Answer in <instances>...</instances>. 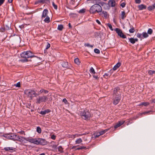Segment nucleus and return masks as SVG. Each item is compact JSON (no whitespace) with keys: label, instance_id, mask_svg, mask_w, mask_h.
Wrapping results in <instances>:
<instances>
[{"label":"nucleus","instance_id":"obj_1","mask_svg":"<svg viewBox=\"0 0 155 155\" xmlns=\"http://www.w3.org/2000/svg\"><path fill=\"white\" fill-rule=\"evenodd\" d=\"M80 114L81 117L85 120L89 119L91 117V114L87 110H81L80 111Z\"/></svg>","mask_w":155,"mask_h":155},{"label":"nucleus","instance_id":"obj_2","mask_svg":"<svg viewBox=\"0 0 155 155\" xmlns=\"http://www.w3.org/2000/svg\"><path fill=\"white\" fill-rule=\"evenodd\" d=\"M20 55L22 58H25L22 61L23 62L27 61H28L27 58H29L36 57L30 51H24Z\"/></svg>","mask_w":155,"mask_h":155},{"label":"nucleus","instance_id":"obj_3","mask_svg":"<svg viewBox=\"0 0 155 155\" xmlns=\"http://www.w3.org/2000/svg\"><path fill=\"white\" fill-rule=\"evenodd\" d=\"M102 8L101 6L98 4H95L92 5L90 9L91 13L94 14L96 12H101Z\"/></svg>","mask_w":155,"mask_h":155},{"label":"nucleus","instance_id":"obj_4","mask_svg":"<svg viewBox=\"0 0 155 155\" xmlns=\"http://www.w3.org/2000/svg\"><path fill=\"white\" fill-rule=\"evenodd\" d=\"M24 93L25 94L32 98V95H34L35 97H37L39 94L36 93L35 91L30 89L25 90L24 91Z\"/></svg>","mask_w":155,"mask_h":155},{"label":"nucleus","instance_id":"obj_5","mask_svg":"<svg viewBox=\"0 0 155 155\" xmlns=\"http://www.w3.org/2000/svg\"><path fill=\"white\" fill-rule=\"evenodd\" d=\"M18 135H16L14 134H5L4 137L6 138L12 140L14 141H16L17 140Z\"/></svg>","mask_w":155,"mask_h":155},{"label":"nucleus","instance_id":"obj_6","mask_svg":"<svg viewBox=\"0 0 155 155\" xmlns=\"http://www.w3.org/2000/svg\"><path fill=\"white\" fill-rule=\"evenodd\" d=\"M27 141L36 145H39V138H27Z\"/></svg>","mask_w":155,"mask_h":155},{"label":"nucleus","instance_id":"obj_7","mask_svg":"<svg viewBox=\"0 0 155 155\" xmlns=\"http://www.w3.org/2000/svg\"><path fill=\"white\" fill-rule=\"evenodd\" d=\"M48 100V98L46 96L39 97L36 99V103L40 104L41 102H45Z\"/></svg>","mask_w":155,"mask_h":155},{"label":"nucleus","instance_id":"obj_8","mask_svg":"<svg viewBox=\"0 0 155 155\" xmlns=\"http://www.w3.org/2000/svg\"><path fill=\"white\" fill-rule=\"evenodd\" d=\"M115 31L117 34L118 36L120 37L123 38H126V36L125 35H124L122 31L118 28H116L115 29Z\"/></svg>","mask_w":155,"mask_h":155},{"label":"nucleus","instance_id":"obj_9","mask_svg":"<svg viewBox=\"0 0 155 155\" xmlns=\"http://www.w3.org/2000/svg\"><path fill=\"white\" fill-rule=\"evenodd\" d=\"M121 95L116 96H113V103L115 105L117 104L120 100Z\"/></svg>","mask_w":155,"mask_h":155},{"label":"nucleus","instance_id":"obj_10","mask_svg":"<svg viewBox=\"0 0 155 155\" xmlns=\"http://www.w3.org/2000/svg\"><path fill=\"white\" fill-rule=\"evenodd\" d=\"M120 89L118 87L115 88L113 91V96H116L121 95L120 92L119 91Z\"/></svg>","mask_w":155,"mask_h":155},{"label":"nucleus","instance_id":"obj_11","mask_svg":"<svg viewBox=\"0 0 155 155\" xmlns=\"http://www.w3.org/2000/svg\"><path fill=\"white\" fill-rule=\"evenodd\" d=\"M17 140L16 141H19L21 143H26L25 140L27 141V138H25L23 137L18 136Z\"/></svg>","mask_w":155,"mask_h":155},{"label":"nucleus","instance_id":"obj_12","mask_svg":"<svg viewBox=\"0 0 155 155\" xmlns=\"http://www.w3.org/2000/svg\"><path fill=\"white\" fill-rule=\"evenodd\" d=\"M48 11L47 9H45L41 15V19H43L47 16H48Z\"/></svg>","mask_w":155,"mask_h":155},{"label":"nucleus","instance_id":"obj_13","mask_svg":"<svg viewBox=\"0 0 155 155\" xmlns=\"http://www.w3.org/2000/svg\"><path fill=\"white\" fill-rule=\"evenodd\" d=\"M47 143V141L44 139L39 138V145H45Z\"/></svg>","mask_w":155,"mask_h":155},{"label":"nucleus","instance_id":"obj_14","mask_svg":"<svg viewBox=\"0 0 155 155\" xmlns=\"http://www.w3.org/2000/svg\"><path fill=\"white\" fill-rule=\"evenodd\" d=\"M125 122V121L121 120L120 121L114 126V127L115 128H117V127H120L121 125H122Z\"/></svg>","mask_w":155,"mask_h":155},{"label":"nucleus","instance_id":"obj_15","mask_svg":"<svg viewBox=\"0 0 155 155\" xmlns=\"http://www.w3.org/2000/svg\"><path fill=\"white\" fill-rule=\"evenodd\" d=\"M108 4L110 6L114 7L116 5V2L114 0H110L108 2Z\"/></svg>","mask_w":155,"mask_h":155},{"label":"nucleus","instance_id":"obj_16","mask_svg":"<svg viewBox=\"0 0 155 155\" xmlns=\"http://www.w3.org/2000/svg\"><path fill=\"white\" fill-rule=\"evenodd\" d=\"M129 40L130 42L133 44H134L136 41H137L138 39L137 38L134 39L133 38H129Z\"/></svg>","mask_w":155,"mask_h":155},{"label":"nucleus","instance_id":"obj_17","mask_svg":"<svg viewBox=\"0 0 155 155\" xmlns=\"http://www.w3.org/2000/svg\"><path fill=\"white\" fill-rule=\"evenodd\" d=\"M51 110L49 109H47L44 111H41L40 112V114L42 115H45L46 114L50 112Z\"/></svg>","mask_w":155,"mask_h":155},{"label":"nucleus","instance_id":"obj_18","mask_svg":"<svg viewBox=\"0 0 155 155\" xmlns=\"http://www.w3.org/2000/svg\"><path fill=\"white\" fill-rule=\"evenodd\" d=\"M61 65L63 68H69L68 62L64 61L62 63Z\"/></svg>","mask_w":155,"mask_h":155},{"label":"nucleus","instance_id":"obj_19","mask_svg":"<svg viewBox=\"0 0 155 155\" xmlns=\"http://www.w3.org/2000/svg\"><path fill=\"white\" fill-rule=\"evenodd\" d=\"M138 8L140 10H142L143 9H146V6L143 4H141L138 6Z\"/></svg>","mask_w":155,"mask_h":155},{"label":"nucleus","instance_id":"obj_20","mask_svg":"<svg viewBox=\"0 0 155 155\" xmlns=\"http://www.w3.org/2000/svg\"><path fill=\"white\" fill-rule=\"evenodd\" d=\"M99 15L103 17H104L105 18H106L107 17V13L106 12L103 11L101 12Z\"/></svg>","mask_w":155,"mask_h":155},{"label":"nucleus","instance_id":"obj_21","mask_svg":"<svg viewBox=\"0 0 155 155\" xmlns=\"http://www.w3.org/2000/svg\"><path fill=\"white\" fill-rule=\"evenodd\" d=\"M121 63H118L115 65L113 68V70L114 71L116 70L120 66Z\"/></svg>","mask_w":155,"mask_h":155},{"label":"nucleus","instance_id":"obj_22","mask_svg":"<svg viewBox=\"0 0 155 155\" xmlns=\"http://www.w3.org/2000/svg\"><path fill=\"white\" fill-rule=\"evenodd\" d=\"M127 15L124 11H122L121 12V18L122 19H124L126 17Z\"/></svg>","mask_w":155,"mask_h":155},{"label":"nucleus","instance_id":"obj_23","mask_svg":"<svg viewBox=\"0 0 155 155\" xmlns=\"http://www.w3.org/2000/svg\"><path fill=\"white\" fill-rule=\"evenodd\" d=\"M15 149L13 147H5L4 148V149L6 151H9L10 150H14Z\"/></svg>","mask_w":155,"mask_h":155},{"label":"nucleus","instance_id":"obj_24","mask_svg":"<svg viewBox=\"0 0 155 155\" xmlns=\"http://www.w3.org/2000/svg\"><path fill=\"white\" fill-rule=\"evenodd\" d=\"M44 21L45 22L48 23L50 21V18L48 16H47L45 18Z\"/></svg>","mask_w":155,"mask_h":155},{"label":"nucleus","instance_id":"obj_25","mask_svg":"<svg viewBox=\"0 0 155 155\" xmlns=\"http://www.w3.org/2000/svg\"><path fill=\"white\" fill-rule=\"evenodd\" d=\"M82 140L81 138L77 139L75 141V144H79L81 143Z\"/></svg>","mask_w":155,"mask_h":155},{"label":"nucleus","instance_id":"obj_26","mask_svg":"<svg viewBox=\"0 0 155 155\" xmlns=\"http://www.w3.org/2000/svg\"><path fill=\"white\" fill-rule=\"evenodd\" d=\"M74 61L75 63L78 65H79L80 64V62L79 61V59L78 58H76L74 60Z\"/></svg>","mask_w":155,"mask_h":155},{"label":"nucleus","instance_id":"obj_27","mask_svg":"<svg viewBox=\"0 0 155 155\" xmlns=\"http://www.w3.org/2000/svg\"><path fill=\"white\" fill-rule=\"evenodd\" d=\"M111 75V74H109V73H106L103 75L104 77L106 78H107L109 77Z\"/></svg>","mask_w":155,"mask_h":155},{"label":"nucleus","instance_id":"obj_28","mask_svg":"<svg viewBox=\"0 0 155 155\" xmlns=\"http://www.w3.org/2000/svg\"><path fill=\"white\" fill-rule=\"evenodd\" d=\"M109 130V129H106V130H104L102 131H100L99 133H100V135H102L104 134L105 132L107 131L108 130Z\"/></svg>","mask_w":155,"mask_h":155},{"label":"nucleus","instance_id":"obj_29","mask_svg":"<svg viewBox=\"0 0 155 155\" xmlns=\"http://www.w3.org/2000/svg\"><path fill=\"white\" fill-rule=\"evenodd\" d=\"M58 151L61 153H62L63 152V149L61 146H60L58 147Z\"/></svg>","mask_w":155,"mask_h":155},{"label":"nucleus","instance_id":"obj_30","mask_svg":"<svg viewBox=\"0 0 155 155\" xmlns=\"http://www.w3.org/2000/svg\"><path fill=\"white\" fill-rule=\"evenodd\" d=\"M63 26L62 25H59L58 26V29L60 31H61L63 29Z\"/></svg>","mask_w":155,"mask_h":155},{"label":"nucleus","instance_id":"obj_31","mask_svg":"<svg viewBox=\"0 0 155 155\" xmlns=\"http://www.w3.org/2000/svg\"><path fill=\"white\" fill-rule=\"evenodd\" d=\"M150 104V103L147 102H144L142 103V104L144 106L147 107Z\"/></svg>","mask_w":155,"mask_h":155},{"label":"nucleus","instance_id":"obj_32","mask_svg":"<svg viewBox=\"0 0 155 155\" xmlns=\"http://www.w3.org/2000/svg\"><path fill=\"white\" fill-rule=\"evenodd\" d=\"M48 91L47 90H45L43 89H41L40 91V93H41L43 92H44L45 94H47L48 93Z\"/></svg>","mask_w":155,"mask_h":155},{"label":"nucleus","instance_id":"obj_33","mask_svg":"<svg viewBox=\"0 0 155 155\" xmlns=\"http://www.w3.org/2000/svg\"><path fill=\"white\" fill-rule=\"evenodd\" d=\"M37 131L39 134H40L41 132V129L39 127H37Z\"/></svg>","mask_w":155,"mask_h":155},{"label":"nucleus","instance_id":"obj_34","mask_svg":"<svg viewBox=\"0 0 155 155\" xmlns=\"http://www.w3.org/2000/svg\"><path fill=\"white\" fill-rule=\"evenodd\" d=\"M143 37L144 38H146L148 36V35L146 32H143L142 33Z\"/></svg>","mask_w":155,"mask_h":155},{"label":"nucleus","instance_id":"obj_35","mask_svg":"<svg viewBox=\"0 0 155 155\" xmlns=\"http://www.w3.org/2000/svg\"><path fill=\"white\" fill-rule=\"evenodd\" d=\"M90 73H92L93 74H95V71L94 69L92 67L91 68L90 70Z\"/></svg>","mask_w":155,"mask_h":155},{"label":"nucleus","instance_id":"obj_36","mask_svg":"<svg viewBox=\"0 0 155 155\" xmlns=\"http://www.w3.org/2000/svg\"><path fill=\"white\" fill-rule=\"evenodd\" d=\"M14 86L16 87H20L21 86V83L20 82H18L16 84H14Z\"/></svg>","mask_w":155,"mask_h":155},{"label":"nucleus","instance_id":"obj_37","mask_svg":"<svg viewBox=\"0 0 155 155\" xmlns=\"http://www.w3.org/2000/svg\"><path fill=\"white\" fill-rule=\"evenodd\" d=\"M147 9L148 10H149L150 11H151L153 10L154 9L153 8V6L152 5H151V6H149L147 8Z\"/></svg>","mask_w":155,"mask_h":155},{"label":"nucleus","instance_id":"obj_38","mask_svg":"<svg viewBox=\"0 0 155 155\" xmlns=\"http://www.w3.org/2000/svg\"><path fill=\"white\" fill-rule=\"evenodd\" d=\"M87 1H90V2L93 3H95L97 2V1L98 0H87Z\"/></svg>","mask_w":155,"mask_h":155},{"label":"nucleus","instance_id":"obj_39","mask_svg":"<svg viewBox=\"0 0 155 155\" xmlns=\"http://www.w3.org/2000/svg\"><path fill=\"white\" fill-rule=\"evenodd\" d=\"M148 73L150 75H152L153 74L155 73V71L150 70L149 71Z\"/></svg>","mask_w":155,"mask_h":155},{"label":"nucleus","instance_id":"obj_40","mask_svg":"<svg viewBox=\"0 0 155 155\" xmlns=\"http://www.w3.org/2000/svg\"><path fill=\"white\" fill-rule=\"evenodd\" d=\"M153 32L151 28H149L148 29L147 33L148 34L151 35L152 34Z\"/></svg>","mask_w":155,"mask_h":155},{"label":"nucleus","instance_id":"obj_41","mask_svg":"<svg viewBox=\"0 0 155 155\" xmlns=\"http://www.w3.org/2000/svg\"><path fill=\"white\" fill-rule=\"evenodd\" d=\"M94 52L97 54H99L100 53V50L97 48L95 49L94 50Z\"/></svg>","mask_w":155,"mask_h":155},{"label":"nucleus","instance_id":"obj_42","mask_svg":"<svg viewBox=\"0 0 155 155\" xmlns=\"http://www.w3.org/2000/svg\"><path fill=\"white\" fill-rule=\"evenodd\" d=\"M129 31L130 33H133L135 31V29L134 28H130Z\"/></svg>","mask_w":155,"mask_h":155},{"label":"nucleus","instance_id":"obj_43","mask_svg":"<svg viewBox=\"0 0 155 155\" xmlns=\"http://www.w3.org/2000/svg\"><path fill=\"white\" fill-rule=\"evenodd\" d=\"M52 4L53 6L54 7V8L55 9H57L58 6L54 4V2H52Z\"/></svg>","mask_w":155,"mask_h":155},{"label":"nucleus","instance_id":"obj_44","mask_svg":"<svg viewBox=\"0 0 155 155\" xmlns=\"http://www.w3.org/2000/svg\"><path fill=\"white\" fill-rule=\"evenodd\" d=\"M84 45L85 46L89 47H90L91 48H93V45H90V44H89L88 43L85 44H84Z\"/></svg>","mask_w":155,"mask_h":155},{"label":"nucleus","instance_id":"obj_45","mask_svg":"<svg viewBox=\"0 0 155 155\" xmlns=\"http://www.w3.org/2000/svg\"><path fill=\"white\" fill-rule=\"evenodd\" d=\"M86 147H84V146H81L80 147L77 148L76 150H81V149H86Z\"/></svg>","mask_w":155,"mask_h":155},{"label":"nucleus","instance_id":"obj_46","mask_svg":"<svg viewBox=\"0 0 155 155\" xmlns=\"http://www.w3.org/2000/svg\"><path fill=\"white\" fill-rule=\"evenodd\" d=\"M68 137L69 138H74L75 137V135H69Z\"/></svg>","mask_w":155,"mask_h":155},{"label":"nucleus","instance_id":"obj_47","mask_svg":"<svg viewBox=\"0 0 155 155\" xmlns=\"http://www.w3.org/2000/svg\"><path fill=\"white\" fill-rule=\"evenodd\" d=\"M107 25L109 28L112 31L113 30L112 25L108 23L107 24Z\"/></svg>","mask_w":155,"mask_h":155},{"label":"nucleus","instance_id":"obj_48","mask_svg":"<svg viewBox=\"0 0 155 155\" xmlns=\"http://www.w3.org/2000/svg\"><path fill=\"white\" fill-rule=\"evenodd\" d=\"M63 102L65 104H68V102L67 100L66 99V98H64L63 99Z\"/></svg>","mask_w":155,"mask_h":155},{"label":"nucleus","instance_id":"obj_49","mask_svg":"<svg viewBox=\"0 0 155 155\" xmlns=\"http://www.w3.org/2000/svg\"><path fill=\"white\" fill-rule=\"evenodd\" d=\"M137 37L138 38H139L140 39L142 38V35L141 34H140L139 33H137Z\"/></svg>","mask_w":155,"mask_h":155},{"label":"nucleus","instance_id":"obj_50","mask_svg":"<svg viewBox=\"0 0 155 155\" xmlns=\"http://www.w3.org/2000/svg\"><path fill=\"white\" fill-rule=\"evenodd\" d=\"M85 12V9H82L81 10H80L79 12V13H84Z\"/></svg>","mask_w":155,"mask_h":155},{"label":"nucleus","instance_id":"obj_51","mask_svg":"<svg viewBox=\"0 0 155 155\" xmlns=\"http://www.w3.org/2000/svg\"><path fill=\"white\" fill-rule=\"evenodd\" d=\"M50 47V44L48 43L47 45L46 46V49H48V48H49Z\"/></svg>","mask_w":155,"mask_h":155},{"label":"nucleus","instance_id":"obj_52","mask_svg":"<svg viewBox=\"0 0 155 155\" xmlns=\"http://www.w3.org/2000/svg\"><path fill=\"white\" fill-rule=\"evenodd\" d=\"M125 3L124 2H123L120 4V6L122 8H124L125 6Z\"/></svg>","mask_w":155,"mask_h":155},{"label":"nucleus","instance_id":"obj_53","mask_svg":"<svg viewBox=\"0 0 155 155\" xmlns=\"http://www.w3.org/2000/svg\"><path fill=\"white\" fill-rule=\"evenodd\" d=\"M135 2L136 3L140 4L141 2V1L140 0H135Z\"/></svg>","mask_w":155,"mask_h":155},{"label":"nucleus","instance_id":"obj_54","mask_svg":"<svg viewBox=\"0 0 155 155\" xmlns=\"http://www.w3.org/2000/svg\"><path fill=\"white\" fill-rule=\"evenodd\" d=\"M74 135H75V137H78L79 136H82L83 135V134H76Z\"/></svg>","mask_w":155,"mask_h":155},{"label":"nucleus","instance_id":"obj_55","mask_svg":"<svg viewBox=\"0 0 155 155\" xmlns=\"http://www.w3.org/2000/svg\"><path fill=\"white\" fill-rule=\"evenodd\" d=\"M5 0H0V5L1 6L4 2Z\"/></svg>","mask_w":155,"mask_h":155},{"label":"nucleus","instance_id":"obj_56","mask_svg":"<svg viewBox=\"0 0 155 155\" xmlns=\"http://www.w3.org/2000/svg\"><path fill=\"white\" fill-rule=\"evenodd\" d=\"M56 138V137L55 135H53L51 136V138L53 140H55Z\"/></svg>","mask_w":155,"mask_h":155},{"label":"nucleus","instance_id":"obj_57","mask_svg":"<svg viewBox=\"0 0 155 155\" xmlns=\"http://www.w3.org/2000/svg\"><path fill=\"white\" fill-rule=\"evenodd\" d=\"M26 25L25 24H23V25H21L19 26V27L20 28H23L24 27V26Z\"/></svg>","mask_w":155,"mask_h":155},{"label":"nucleus","instance_id":"obj_58","mask_svg":"<svg viewBox=\"0 0 155 155\" xmlns=\"http://www.w3.org/2000/svg\"><path fill=\"white\" fill-rule=\"evenodd\" d=\"M96 22L99 25H101V23L100 21L98 19L96 20Z\"/></svg>","mask_w":155,"mask_h":155},{"label":"nucleus","instance_id":"obj_59","mask_svg":"<svg viewBox=\"0 0 155 155\" xmlns=\"http://www.w3.org/2000/svg\"><path fill=\"white\" fill-rule=\"evenodd\" d=\"M150 112H151L152 111H150ZM150 112V111L145 112H144L143 113V114H148Z\"/></svg>","mask_w":155,"mask_h":155},{"label":"nucleus","instance_id":"obj_60","mask_svg":"<svg viewBox=\"0 0 155 155\" xmlns=\"http://www.w3.org/2000/svg\"><path fill=\"white\" fill-rule=\"evenodd\" d=\"M71 2L72 4H74L75 2V0H71Z\"/></svg>","mask_w":155,"mask_h":155},{"label":"nucleus","instance_id":"obj_61","mask_svg":"<svg viewBox=\"0 0 155 155\" xmlns=\"http://www.w3.org/2000/svg\"><path fill=\"white\" fill-rule=\"evenodd\" d=\"M18 133L21 134H25V132L24 131H20V132H19Z\"/></svg>","mask_w":155,"mask_h":155},{"label":"nucleus","instance_id":"obj_62","mask_svg":"<svg viewBox=\"0 0 155 155\" xmlns=\"http://www.w3.org/2000/svg\"><path fill=\"white\" fill-rule=\"evenodd\" d=\"M39 3H40V1H39H39H37L36 2H35V4H38Z\"/></svg>","mask_w":155,"mask_h":155},{"label":"nucleus","instance_id":"obj_63","mask_svg":"<svg viewBox=\"0 0 155 155\" xmlns=\"http://www.w3.org/2000/svg\"><path fill=\"white\" fill-rule=\"evenodd\" d=\"M93 77L94 78H95L96 79H98L97 76L93 75Z\"/></svg>","mask_w":155,"mask_h":155},{"label":"nucleus","instance_id":"obj_64","mask_svg":"<svg viewBox=\"0 0 155 155\" xmlns=\"http://www.w3.org/2000/svg\"><path fill=\"white\" fill-rule=\"evenodd\" d=\"M152 102L155 103V99L152 100Z\"/></svg>","mask_w":155,"mask_h":155}]
</instances>
